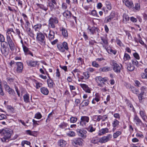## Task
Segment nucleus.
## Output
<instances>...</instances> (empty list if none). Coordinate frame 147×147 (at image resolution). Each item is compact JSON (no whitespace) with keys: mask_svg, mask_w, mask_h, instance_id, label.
I'll use <instances>...</instances> for the list:
<instances>
[{"mask_svg":"<svg viewBox=\"0 0 147 147\" xmlns=\"http://www.w3.org/2000/svg\"><path fill=\"white\" fill-rule=\"evenodd\" d=\"M15 32L12 28H8L6 32V40L7 42H5V44H8L10 50L13 51L15 48V44L13 41L12 38H13V35L15 34Z\"/></svg>","mask_w":147,"mask_h":147,"instance_id":"nucleus-1","label":"nucleus"},{"mask_svg":"<svg viewBox=\"0 0 147 147\" xmlns=\"http://www.w3.org/2000/svg\"><path fill=\"white\" fill-rule=\"evenodd\" d=\"M12 133V130L9 128L0 129V134L3 137L1 138L2 142H5L10 139Z\"/></svg>","mask_w":147,"mask_h":147,"instance_id":"nucleus-2","label":"nucleus"},{"mask_svg":"<svg viewBox=\"0 0 147 147\" xmlns=\"http://www.w3.org/2000/svg\"><path fill=\"white\" fill-rule=\"evenodd\" d=\"M45 35L47 37V35L46 33L43 34L41 32L37 34L36 39L40 42L41 45H44L46 44V39Z\"/></svg>","mask_w":147,"mask_h":147,"instance_id":"nucleus-3","label":"nucleus"},{"mask_svg":"<svg viewBox=\"0 0 147 147\" xmlns=\"http://www.w3.org/2000/svg\"><path fill=\"white\" fill-rule=\"evenodd\" d=\"M59 22L58 19L55 17H53L50 18L49 20L48 25L49 28H55L56 24Z\"/></svg>","mask_w":147,"mask_h":147,"instance_id":"nucleus-4","label":"nucleus"},{"mask_svg":"<svg viewBox=\"0 0 147 147\" xmlns=\"http://www.w3.org/2000/svg\"><path fill=\"white\" fill-rule=\"evenodd\" d=\"M107 77L102 78L101 76H97L95 78V80L97 84V85L100 87H102V85L108 80Z\"/></svg>","mask_w":147,"mask_h":147,"instance_id":"nucleus-5","label":"nucleus"},{"mask_svg":"<svg viewBox=\"0 0 147 147\" xmlns=\"http://www.w3.org/2000/svg\"><path fill=\"white\" fill-rule=\"evenodd\" d=\"M111 63L113 66L114 71L117 73H120L121 72V70L122 67L121 65H119L116 61L114 60L112 61Z\"/></svg>","mask_w":147,"mask_h":147,"instance_id":"nucleus-6","label":"nucleus"},{"mask_svg":"<svg viewBox=\"0 0 147 147\" xmlns=\"http://www.w3.org/2000/svg\"><path fill=\"white\" fill-rule=\"evenodd\" d=\"M57 47L58 50L62 52H64L65 50H67L68 49L67 44L65 42L63 43H58L57 44Z\"/></svg>","mask_w":147,"mask_h":147,"instance_id":"nucleus-7","label":"nucleus"},{"mask_svg":"<svg viewBox=\"0 0 147 147\" xmlns=\"http://www.w3.org/2000/svg\"><path fill=\"white\" fill-rule=\"evenodd\" d=\"M89 120V117L87 116H82L80 118L79 125L81 127H85Z\"/></svg>","mask_w":147,"mask_h":147,"instance_id":"nucleus-8","label":"nucleus"},{"mask_svg":"<svg viewBox=\"0 0 147 147\" xmlns=\"http://www.w3.org/2000/svg\"><path fill=\"white\" fill-rule=\"evenodd\" d=\"M83 140L80 138H76L71 140V143L73 145L79 146H82L84 145Z\"/></svg>","mask_w":147,"mask_h":147,"instance_id":"nucleus-9","label":"nucleus"},{"mask_svg":"<svg viewBox=\"0 0 147 147\" xmlns=\"http://www.w3.org/2000/svg\"><path fill=\"white\" fill-rule=\"evenodd\" d=\"M87 30L88 34L91 35H94L96 34V32H98L99 29L95 26L91 27L89 26Z\"/></svg>","mask_w":147,"mask_h":147,"instance_id":"nucleus-10","label":"nucleus"},{"mask_svg":"<svg viewBox=\"0 0 147 147\" xmlns=\"http://www.w3.org/2000/svg\"><path fill=\"white\" fill-rule=\"evenodd\" d=\"M112 135L111 134H109L107 136H104L100 138L99 142L101 143H105L110 140L112 138Z\"/></svg>","mask_w":147,"mask_h":147,"instance_id":"nucleus-11","label":"nucleus"},{"mask_svg":"<svg viewBox=\"0 0 147 147\" xmlns=\"http://www.w3.org/2000/svg\"><path fill=\"white\" fill-rule=\"evenodd\" d=\"M134 122L136 123L137 126L141 125L143 124L141 120L138 116L137 115H135L133 119Z\"/></svg>","mask_w":147,"mask_h":147,"instance_id":"nucleus-12","label":"nucleus"},{"mask_svg":"<svg viewBox=\"0 0 147 147\" xmlns=\"http://www.w3.org/2000/svg\"><path fill=\"white\" fill-rule=\"evenodd\" d=\"M78 136L82 137L85 138L86 137L87 131L84 129H78L77 131Z\"/></svg>","mask_w":147,"mask_h":147,"instance_id":"nucleus-13","label":"nucleus"},{"mask_svg":"<svg viewBox=\"0 0 147 147\" xmlns=\"http://www.w3.org/2000/svg\"><path fill=\"white\" fill-rule=\"evenodd\" d=\"M16 65L17 67L16 69V71L18 73H21L23 69V65L22 63L20 62H18L16 63Z\"/></svg>","mask_w":147,"mask_h":147,"instance_id":"nucleus-14","label":"nucleus"},{"mask_svg":"<svg viewBox=\"0 0 147 147\" xmlns=\"http://www.w3.org/2000/svg\"><path fill=\"white\" fill-rule=\"evenodd\" d=\"M139 114L143 120L145 122H147V117L145 111L144 110H140Z\"/></svg>","mask_w":147,"mask_h":147,"instance_id":"nucleus-15","label":"nucleus"},{"mask_svg":"<svg viewBox=\"0 0 147 147\" xmlns=\"http://www.w3.org/2000/svg\"><path fill=\"white\" fill-rule=\"evenodd\" d=\"M100 96L98 93H96L95 94L94 98H93L92 103L93 104H95L96 103V102H98L100 99Z\"/></svg>","mask_w":147,"mask_h":147,"instance_id":"nucleus-16","label":"nucleus"},{"mask_svg":"<svg viewBox=\"0 0 147 147\" xmlns=\"http://www.w3.org/2000/svg\"><path fill=\"white\" fill-rule=\"evenodd\" d=\"M38 61L29 60L26 61L28 65L31 67H35L37 64Z\"/></svg>","mask_w":147,"mask_h":147,"instance_id":"nucleus-17","label":"nucleus"},{"mask_svg":"<svg viewBox=\"0 0 147 147\" xmlns=\"http://www.w3.org/2000/svg\"><path fill=\"white\" fill-rule=\"evenodd\" d=\"M100 38L102 42L101 43L103 47L106 49L108 47V42L107 40L105 38L102 37H101Z\"/></svg>","mask_w":147,"mask_h":147,"instance_id":"nucleus-18","label":"nucleus"},{"mask_svg":"<svg viewBox=\"0 0 147 147\" xmlns=\"http://www.w3.org/2000/svg\"><path fill=\"white\" fill-rule=\"evenodd\" d=\"M123 3L127 7L129 8H132L133 7V3L132 1H129V0H123Z\"/></svg>","mask_w":147,"mask_h":147,"instance_id":"nucleus-19","label":"nucleus"},{"mask_svg":"<svg viewBox=\"0 0 147 147\" xmlns=\"http://www.w3.org/2000/svg\"><path fill=\"white\" fill-rule=\"evenodd\" d=\"M23 47V50L26 55H30L32 56H33V54L30 51L29 49L25 45H23L22 47Z\"/></svg>","mask_w":147,"mask_h":147,"instance_id":"nucleus-20","label":"nucleus"},{"mask_svg":"<svg viewBox=\"0 0 147 147\" xmlns=\"http://www.w3.org/2000/svg\"><path fill=\"white\" fill-rule=\"evenodd\" d=\"M96 124H95L94 125L90 124V125L87 127L86 129L89 132H92L95 131L96 128L95 127Z\"/></svg>","mask_w":147,"mask_h":147,"instance_id":"nucleus-21","label":"nucleus"},{"mask_svg":"<svg viewBox=\"0 0 147 147\" xmlns=\"http://www.w3.org/2000/svg\"><path fill=\"white\" fill-rule=\"evenodd\" d=\"M81 87L84 89V90L86 92L90 93L91 91L90 89L88 86L85 84H80Z\"/></svg>","mask_w":147,"mask_h":147,"instance_id":"nucleus-22","label":"nucleus"},{"mask_svg":"<svg viewBox=\"0 0 147 147\" xmlns=\"http://www.w3.org/2000/svg\"><path fill=\"white\" fill-rule=\"evenodd\" d=\"M115 16L114 13L112 12L110 15L108 17H106L105 19V22L106 23H108L110 22L112 19L114 18Z\"/></svg>","mask_w":147,"mask_h":147,"instance_id":"nucleus-23","label":"nucleus"},{"mask_svg":"<svg viewBox=\"0 0 147 147\" xmlns=\"http://www.w3.org/2000/svg\"><path fill=\"white\" fill-rule=\"evenodd\" d=\"M42 25L40 24L35 25L33 27V29L36 32H39L41 29Z\"/></svg>","mask_w":147,"mask_h":147,"instance_id":"nucleus-24","label":"nucleus"},{"mask_svg":"<svg viewBox=\"0 0 147 147\" xmlns=\"http://www.w3.org/2000/svg\"><path fill=\"white\" fill-rule=\"evenodd\" d=\"M59 126L60 128L61 129H69L68 124L64 122L61 123Z\"/></svg>","mask_w":147,"mask_h":147,"instance_id":"nucleus-25","label":"nucleus"},{"mask_svg":"<svg viewBox=\"0 0 147 147\" xmlns=\"http://www.w3.org/2000/svg\"><path fill=\"white\" fill-rule=\"evenodd\" d=\"M10 95H14L15 94V92L14 90L10 88L9 86L5 89Z\"/></svg>","mask_w":147,"mask_h":147,"instance_id":"nucleus-26","label":"nucleus"},{"mask_svg":"<svg viewBox=\"0 0 147 147\" xmlns=\"http://www.w3.org/2000/svg\"><path fill=\"white\" fill-rule=\"evenodd\" d=\"M55 37V32L52 30H50L49 33L48 38L49 39L51 40L54 39Z\"/></svg>","mask_w":147,"mask_h":147,"instance_id":"nucleus-27","label":"nucleus"},{"mask_svg":"<svg viewBox=\"0 0 147 147\" xmlns=\"http://www.w3.org/2000/svg\"><path fill=\"white\" fill-rule=\"evenodd\" d=\"M1 50L2 53L5 56H6L8 54L9 50L8 48L7 47L5 48L1 49Z\"/></svg>","mask_w":147,"mask_h":147,"instance_id":"nucleus-28","label":"nucleus"},{"mask_svg":"<svg viewBox=\"0 0 147 147\" xmlns=\"http://www.w3.org/2000/svg\"><path fill=\"white\" fill-rule=\"evenodd\" d=\"M109 132V129L107 128H102L99 131L98 135L101 136Z\"/></svg>","mask_w":147,"mask_h":147,"instance_id":"nucleus-29","label":"nucleus"},{"mask_svg":"<svg viewBox=\"0 0 147 147\" xmlns=\"http://www.w3.org/2000/svg\"><path fill=\"white\" fill-rule=\"evenodd\" d=\"M111 70V68L110 67L106 66L104 67L100 68L99 70L100 72H105Z\"/></svg>","mask_w":147,"mask_h":147,"instance_id":"nucleus-30","label":"nucleus"},{"mask_svg":"<svg viewBox=\"0 0 147 147\" xmlns=\"http://www.w3.org/2000/svg\"><path fill=\"white\" fill-rule=\"evenodd\" d=\"M24 100L26 103H28L30 102V97L28 94L27 93L23 96Z\"/></svg>","mask_w":147,"mask_h":147,"instance_id":"nucleus-31","label":"nucleus"},{"mask_svg":"<svg viewBox=\"0 0 147 147\" xmlns=\"http://www.w3.org/2000/svg\"><path fill=\"white\" fill-rule=\"evenodd\" d=\"M138 96L139 102H142V100L145 98L144 95L145 94L140 93V94H137Z\"/></svg>","mask_w":147,"mask_h":147,"instance_id":"nucleus-32","label":"nucleus"},{"mask_svg":"<svg viewBox=\"0 0 147 147\" xmlns=\"http://www.w3.org/2000/svg\"><path fill=\"white\" fill-rule=\"evenodd\" d=\"M123 22L125 23H127L129 20V18L127 14L124 13L123 15Z\"/></svg>","mask_w":147,"mask_h":147,"instance_id":"nucleus-33","label":"nucleus"},{"mask_svg":"<svg viewBox=\"0 0 147 147\" xmlns=\"http://www.w3.org/2000/svg\"><path fill=\"white\" fill-rule=\"evenodd\" d=\"M40 91L44 95H47L49 93L48 89L45 87L41 88H40Z\"/></svg>","mask_w":147,"mask_h":147,"instance_id":"nucleus-34","label":"nucleus"},{"mask_svg":"<svg viewBox=\"0 0 147 147\" xmlns=\"http://www.w3.org/2000/svg\"><path fill=\"white\" fill-rule=\"evenodd\" d=\"M36 5L39 8L45 11H47L48 9L47 7L45 6L43 4L38 3Z\"/></svg>","mask_w":147,"mask_h":147,"instance_id":"nucleus-35","label":"nucleus"},{"mask_svg":"<svg viewBox=\"0 0 147 147\" xmlns=\"http://www.w3.org/2000/svg\"><path fill=\"white\" fill-rule=\"evenodd\" d=\"M61 30L62 34L63 37L65 38L67 37L68 35L67 30L63 27L62 28Z\"/></svg>","mask_w":147,"mask_h":147,"instance_id":"nucleus-36","label":"nucleus"},{"mask_svg":"<svg viewBox=\"0 0 147 147\" xmlns=\"http://www.w3.org/2000/svg\"><path fill=\"white\" fill-rule=\"evenodd\" d=\"M130 89L133 93L136 94H138L139 93V90L133 86H131Z\"/></svg>","mask_w":147,"mask_h":147,"instance_id":"nucleus-37","label":"nucleus"},{"mask_svg":"<svg viewBox=\"0 0 147 147\" xmlns=\"http://www.w3.org/2000/svg\"><path fill=\"white\" fill-rule=\"evenodd\" d=\"M48 76L49 78V79L47 80V82L48 86L50 88H52L53 86L54 83L53 81L50 79L49 75H48Z\"/></svg>","mask_w":147,"mask_h":147,"instance_id":"nucleus-38","label":"nucleus"},{"mask_svg":"<svg viewBox=\"0 0 147 147\" xmlns=\"http://www.w3.org/2000/svg\"><path fill=\"white\" fill-rule=\"evenodd\" d=\"M54 5V3L50 2V1L48 2V6L49 7L51 11H53L55 9Z\"/></svg>","mask_w":147,"mask_h":147,"instance_id":"nucleus-39","label":"nucleus"},{"mask_svg":"<svg viewBox=\"0 0 147 147\" xmlns=\"http://www.w3.org/2000/svg\"><path fill=\"white\" fill-rule=\"evenodd\" d=\"M25 28L28 34L31 37L33 36V34L32 33L30 28L29 27L27 26H26Z\"/></svg>","mask_w":147,"mask_h":147,"instance_id":"nucleus-40","label":"nucleus"},{"mask_svg":"<svg viewBox=\"0 0 147 147\" xmlns=\"http://www.w3.org/2000/svg\"><path fill=\"white\" fill-rule=\"evenodd\" d=\"M140 8V5L139 3H136L135 4V6L134 7L133 10L135 12L139 11Z\"/></svg>","mask_w":147,"mask_h":147,"instance_id":"nucleus-41","label":"nucleus"},{"mask_svg":"<svg viewBox=\"0 0 147 147\" xmlns=\"http://www.w3.org/2000/svg\"><path fill=\"white\" fill-rule=\"evenodd\" d=\"M127 69L128 70L130 71H132L134 70L135 67L134 65L129 63L127 65Z\"/></svg>","mask_w":147,"mask_h":147,"instance_id":"nucleus-42","label":"nucleus"},{"mask_svg":"<svg viewBox=\"0 0 147 147\" xmlns=\"http://www.w3.org/2000/svg\"><path fill=\"white\" fill-rule=\"evenodd\" d=\"M71 12L68 10L65 11L63 13V15L64 17H65L67 18H69L71 15Z\"/></svg>","mask_w":147,"mask_h":147,"instance_id":"nucleus-43","label":"nucleus"},{"mask_svg":"<svg viewBox=\"0 0 147 147\" xmlns=\"http://www.w3.org/2000/svg\"><path fill=\"white\" fill-rule=\"evenodd\" d=\"M105 4L108 10H110L112 8L111 4L109 1H106L105 3Z\"/></svg>","mask_w":147,"mask_h":147,"instance_id":"nucleus-44","label":"nucleus"},{"mask_svg":"<svg viewBox=\"0 0 147 147\" xmlns=\"http://www.w3.org/2000/svg\"><path fill=\"white\" fill-rule=\"evenodd\" d=\"M131 59V57L128 54L126 53H125L123 58V60L124 61H129Z\"/></svg>","mask_w":147,"mask_h":147,"instance_id":"nucleus-45","label":"nucleus"},{"mask_svg":"<svg viewBox=\"0 0 147 147\" xmlns=\"http://www.w3.org/2000/svg\"><path fill=\"white\" fill-rule=\"evenodd\" d=\"M105 49L108 53H109V52H110V53H113L114 55H115L117 52L116 50H113L111 47L109 49H108V47H107Z\"/></svg>","mask_w":147,"mask_h":147,"instance_id":"nucleus-46","label":"nucleus"},{"mask_svg":"<svg viewBox=\"0 0 147 147\" xmlns=\"http://www.w3.org/2000/svg\"><path fill=\"white\" fill-rule=\"evenodd\" d=\"M58 144L61 147H64L65 146L66 142L64 140H61L59 141Z\"/></svg>","mask_w":147,"mask_h":147,"instance_id":"nucleus-47","label":"nucleus"},{"mask_svg":"<svg viewBox=\"0 0 147 147\" xmlns=\"http://www.w3.org/2000/svg\"><path fill=\"white\" fill-rule=\"evenodd\" d=\"M126 102L127 103V106H128V107L129 108V109L133 110L134 109L133 105L131 104L129 101L127 100L126 101Z\"/></svg>","mask_w":147,"mask_h":147,"instance_id":"nucleus-48","label":"nucleus"},{"mask_svg":"<svg viewBox=\"0 0 147 147\" xmlns=\"http://www.w3.org/2000/svg\"><path fill=\"white\" fill-rule=\"evenodd\" d=\"M90 101L89 100H84L80 104V105H82V103L83 104L82 106V107H84L85 106H87L89 104Z\"/></svg>","mask_w":147,"mask_h":147,"instance_id":"nucleus-49","label":"nucleus"},{"mask_svg":"<svg viewBox=\"0 0 147 147\" xmlns=\"http://www.w3.org/2000/svg\"><path fill=\"white\" fill-rule=\"evenodd\" d=\"M122 132L121 131H118L113 133V136L114 138H117L118 136L121 134Z\"/></svg>","mask_w":147,"mask_h":147,"instance_id":"nucleus-50","label":"nucleus"},{"mask_svg":"<svg viewBox=\"0 0 147 147\" xmlns=\"http://www.w3.org/2000/svg\"><path fill=\"white\" fill-rule=\"evenodd\" d=\"M119 122L118 120L115 119L112 123V126L114 127H115L119 125Z\"/></svg>","mask_w":147,"mask_h":147,"instance_id":"nucleus-51","label":"nucleus"},{"mask_svg":"<svg viewBox=\"0 0 147 147\" xmlns=\"http://www.w3.org/2000/svg\"><path fill=\"white\" fill-rule=\"evenodd\" d=\"M100 115H95L93 117V120L95 121H99L100 120Z\"/></svg>","mask_w":147,"mask_h":147,"instance_id":"nucleus-52","label":"nucleus"},{"mask_svg":"<svg viewBox=\"0 0 147 147\" xmlns=\"http://www.w3.org/2000/svg\"><path fill=\"white\" fill-rule=\"evenodd\" d=\"M83 74L84 76V79L85 80L88 79L90 77V74L88 71H86L83 73Z\"/></svg>","mask_w":147,"mask_h":147,"instance_id":"nucleus-53","label":"nucleus"},{"mask_svg":"<svg viewBox=\"0 0 147 147\" xmlns=\"http://www.w3.org/2000/svg\"><path fill=\"white\" fill-rule=\"evenodd\" d=\"M67 135L69 137H73L75 136V133L73 131H70L67 133Z\"/></svg>","mask_w":147,"mask_h":147,"instance_id":"nucleus-54","label":"nucleus"},{"mask_svg":"<svg viewBox=\"0 0 147 147\" xmlns=\"http://www.w3.org/2000/svg\"><path fill=\"white\" fill-rule=\"evenodd\" d=\"M147 88L146 86H142L140 89V93L145 94V92L146 91Z\"/></svg>","mask_w":147,"mask_h":147,"instance_id":"nucleus-55","label":"nucleus"},{"mask_svg":"<svg viewBox=\"0 0 147 147\" xmlns=\"http://www.w3.org/2000/svg\"><path fill=\"white\" fill-rule=\"evenodd\" d=\"M131 62L133 65H135L137 67H138V62L136 59H133L131 60Z\"/></svg>","mask_w":147,"mask_h":147,"instance_id":"nucleus-56","label":"nucleus"},{"mask_svg":"<svg viewBox=\"0 0 147 147\" xmlns=\"http://www.w3.org/2000/svg\"><path fill=\"white\" fill-rule=\"evenodd\" d=\"M31 144L30 142L27 140H23L22 142L21 145L23 147H24V144H26L27 145H30Z\"/></svg>","mask_w":147,"mask_h":147,"instance_id":"nucleus-57","label":"nucleus"},{"mask_svg":"<svg viewBox=\"0 0 147 147\" xmlns=\"http://www.w3.org/2000/svg\"><path fill=\"white\" fill-rule=\"evenodd\" d=\"M35 83L36 84V89H38L40 88L42 85V84L36 81H35Z\"/></svg>","mask_w":147,"mask_h":147,"instance_id":"nucleus-58","label":"nucleus"},{"mask_svg":"<svg viewBox=\"0 0 147 147\" xmlns=\"http://www.w3.org/2000/svg\"><path fill=\"white\" fill-rule=\"evenodd\" d=\"M42 117V116L40 113V112H38L35 114L34 118L38 119H39L41 118Z\"/></svg>","mask_w":147,"mask_h":147,"instance_id":"nucleus-59","label":"nucleus"},{"mask_svg":"<svg viewBox=\"0 0 147 147\" xmlns=\"http://www.w3.org/2000/svg\"><path fill=\"white\" fill-rule=\"evenodd\" d=\"M42 120L39 121H36L34 119H33L32 121L33 123V125L34 127H36L37 125H39V124L38 123V122L39 123Z\"/></svg>","mask_w":147,"mask_h":147,"instance_id":"nucleus-60","label":"nucleus"},{"mask_svg":"<svg viewBox=\"0 0 147 147\" xmlns=\"http://www.w3.org/2000/svg\"><path fill=\"white\" fill-rule=\"evenodd\" d=\"M90 14L92 15L93 16H95L97 17H99L98 16L97 13V11L95 10H93L91 12Z\"/></svg>","mask_w":147,"mask_h":147,"instance_id":"nucleus-61","label":"nucleus"},{"mask_svg":"<svg viewBox=\"0 0 147 147\" xmlns=\"http://www.w3.org/2000/svg\"><path fill=\"white\" fill-rule=\"evenodd\" d=\"M78 120L77 118L75 117H72L70 118V121L72 123H75Z\"/></svg>","mask_w":147,"mask_h":147,"instance_id":"nucleus-62","label":"nucleus"},{"mask_svg":"<svg viewBox=\"0 0 147 147\" xmlns=\"http://www.w3.org/2000/svg\"><path fill=\"white\" fill-rule=\"evenodd\" d=\"M133 55L136 60H139L140 59V56L138 53L136 52L134 53L133 54Z\"/></svg>","mask_w":147,"mask_h":147,"instance_id":"nucleus-63","label":"nucleus"},{"mask_svg":"<svg viewBox=\"0 0 147 147\" xmlns=\"http://www.w3.org/2000/svg\"><path fill=\"white\" fill-rule=\"evenodd\" d=\"M92 65L93 66L96 67L97 68L99 67V65L96 63V62L95 61H94L92 62Z\"/></svg>","mask_w":147,"mask_h":147,"instance_id":"nucleus-64","label":"nucleus"}]
</instances>
